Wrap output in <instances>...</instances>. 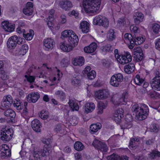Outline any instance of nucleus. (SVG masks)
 <instances>
[{
    "instance_id": "a211bd4d",
    "label": "nucleus",
    "mask_w": 160,
    "mask_h": 160,
    "mask_svg": "<svg viewBox=\"0 0 160 160\" xmlns=\"http://www.w3.org/2000/svg\"><path fill=\"white\" fill-rule=\"evenodd\" d=\"M0 154L1 157L4 158L11 156V152L8 145L3 144L0 147Z\"/></svg>"
},
{
    "instance_id": "4d7b16f0",
    "label": "nucleus",
    "mask_w": 160,
    "mask_h": 160,
    "mask_svg": "<svg viewBox=\"0 0 160 160\" xmlns=\"http://www.w3.org/2000/svg\"><path fill=\"white\" fill-rule=\"evenodd\" d=\"M125 40L127 42H132L134 41V39L133 38L132 35L129 33H126L124 35Z\"/></svg>"
},
{
    "instance_id": "0eeeda50",
    "label": "nucleus",
    "mask_w": 160,
    "mask_h": 160,
    "mask_svg": "<svg viewBox=\"0 0 160 160\" xmlns=\"http://www.w3.org/2000/svg\"><path fill=\"white\" fill-rule=\"evenodd\" d=\"M128 96V93L127 92H125L121 94H116L112 98L111 101L115 105L124 104L126 102Z\"/></svg>"
},
{
    "instance_id": "7c9ffc66",
    "label": "nucleus",
    "mask_w": 160,
    "mask_h": 160,
    "mask_svg": "<svg viewBox=\"0 0 160 160\" xmlns=\"http://www.w3.org/2000/svg\"><path fill=\"white\" fill-rule=\"evenodd\" d=\"M144 17V15L142 13L139 12L136 13L133 16L135 23L137 24H139L142 22Z\"/></svg>"
},
{
    "instance_id": "ddd939ff",
    "label": "nucleus",
    "mask_w": 160,
    "mask_h": 160,
    "mask_svg": "<svg viewBox=\"0 0 160 160\" xmlns=\"http://www.w3.org/2000/svg\"><path fill=\"white\" fill-rule=\"evenodd\" d=\"M13 135V131L12 129L9 128L1 132L0 138L3 141H9L12 138Z\"/></svg>"
},
{
    "instance_id": "473e14b6",
    "label": "nucleus",
    "mask_w": 160,
    "mask_h": 160,
    "mask_svg": "<svg viewBox=\"0 0 160 160\" xmlns=\"http://www.w3.org/2000/svg\"><path fill=\"white\" fill-rule=\"evenodd\" d=\"M108 160H128V158L126 156H120L118 155L113 154L108 157Z\"/></svg>"
},
{
    "instance_id": "13d9d810",
    "label": "nucleus",
    "mask_w": 160,
    "mask_h": 160,
    "mask_svg": "<svg viewBox=\"0 0 160 160\" xmlns=\"http://www.w3.org/2000/svg\"><path fill=\"white\" fill-rule=\"evenodd\" d=\"M24 25V24L23 22H21L19 24V26L16 29L17 32L19 34L22 33H24L25 32V30L21 28V27L23 26Z\"/></svg>"
},
{
    "instance_id": "20e7f679",
    "label": "nucleus",
    "mask_w": 160,
    "mask_h": 160,
    "mask_svg": "<svg viewBox=\"0 0 160 160\" xmlns=\"http://www.w3.org/2000/svg\"><path fill=\"white\" fill-rule=\"evenodd\" d=\"M114 54L116 59L119 64L123 65L132 61V57L129 52H125L122 54H120L118 49H116L114 50Z\"/></svg>"
},
{
    "instance_id": "6ab92c4d",
    "label": "nucleus",
    "mask_w": 160,
    "mask_h": 160,
    "mask_svg": "<svg viewBox=\"0 0 160 160\" xmlns=\"http://www.w3.org/2000/svg\"><path fill=\"white\" fill-rule=\"evenodd\" d=\"M28 49V46L26 44H24L18 47L14 53L16 55L22 56L27 53Z\"/></svg>"
},
{
    "instance_id": "393cba45",
    "label": "nucleus",
    "mask_w": 160,
    "mask_h": 160,
    "mask_svg": "<svg viewBox=\"0 0 160 160\" xmlns=\"http://www.w3.org/2000/svg\"><path fill=\"white\" fill-rule=\"evenodd\" d=\"M90 27V25L88 22L83 21L80 22L79 28L83 33H86L89 31Z\"/></svg>"
},
{
    "instance_id": "1a4fd4ad",
    "label": "nucleus",
    "mask_w": 160,
    "mask_h": 160,
    "mask_svg": "<svg viewBox=\"0 0 160 160\" xmlns=\"http://www.w3.org/2000/svg\"><path fill=\"white\" fill-rule=\"evenodd\" d=\"M123 76L121 73L114 74L111 78L109 83L112 87H118L123 81Z\"/></svg>"
},
{
    "instance_id": "c03bdc74",
    "label": "nucleus",
    "mask_w": 160,
    "mask_h": 160,
    "mask_svg": "<svg viewBox=\"0 0 160 160\" xmlns=\"http://www.w3.org/2000/svg\"><path fill=\"white\" fill-rule=\"evenodd\" d=\"M34 34V31L32 30H30L29 33L25 34L23 33V37L27 40H31L33 38Z\"/></svg>"
},
{
    "instance_id": "37998d69",
    "label": "nucleus",
    "mask_w": 160,
    "mask_h": 160,
    "mask_svg": "<svg viewBox=\"0 0 160 160\" xmlns=\"http://www.w3.org/2000/svg\"><path fill=\"white\" fill-rule=\"evenodd\" d=\"M109 23V19L103 16L101 21L100 26H102L105 28H107L108 27Z\"/></svg>"
},
{
    "instance_id": "de8ad7c7",
    "label": "nucleus",
    "mask_w": 160,
    "mask_h": 160,
    "mask_svg": "<svg viewBox=\"0 0 160 160\" xmlns=\"http://www.w3.org/2000/svg\"><path fill=\"white\" fill-rule=\"evenodd\" d=\"M144 80L143 78L140 77L138 75H137L134 79V82L135 83L139 85H141L144 82Z\"/></svg>"
},
{
    "instance_id": "09e8293b",
    "label": "nucleus",
    "mask_w": 160,
    "mask_h": 160,
    "mask_svg": "<svg viewBox=\"0 0 160 160\" xmlns=\"http://www.w3.org/2000/svg\"><path fill=\"white\" fill-rule=\"evenodd\" d=\"M107 107L106 104L102 102L99 103L98 108V114H101L103 112V109Z\"/></svg>"
},
{
    "instance_id": "338daca9",
    "label": "nucleus",
    "mask_w": 160,
    "mask_h": 160,
    "mask_svg": "<svg viewBox=\"0 0 160 160\" xmlns=\"http://www.w3.org/2000/svg\"><path fill=\"white\" fill-rule=\"evenodd\" d=\"M142 52V48L140 47H138L135 48L133 49V54H137V53H141V52Z\"/></svg>"
},
{
    "instance_id": "423d86ee",
    "label": "nucleus",
    "mask_w": 160,
    "mask_h": 160,
    "mask_svg": "<svg viewBox=\"0 0 160 160\" xmlns=\"http://www.w3.org/2000/svg\"><path fill=\"white\" fill-rule=\"evenodd\" d=\"M133 107L135 112L136 113V117L137 119L139 120H142L145 119L148 115V107L145 104L142 105L140 107Z\"/></svg>"
},
{
    "instance_id": "c756f323",
    "label": "nucleus",
    "mask_w": 160,
    "mask_h": 160,
    "mask_svg": "<svg viewBox=\"0 0 160 160\" xmlns=\"http://www.w3.org/2000/svg\"><path fill=\"white\" fill-rule=\"evenodd\" d=\"M84 63V59L82 57L74 58L72 60V64L74 66H82Z\"/></svg>"
},
{
    "instance_id": "f257e3e1",
    "label": "nucleus",
    "mask_w": 160,
    "mask_h": 160,
    "mask_svg": "<svg viewBox=\"0 0 160 160\" xmlns=\"http://www.w3.org/2000/svg\"><path fill=\"white\" fill-rule=\"evenodd\" d=\"M102 0H84L80 5L82 10L88 13H94L100 7Z\"/></svg>"
},
{
    "instance_id": "2eb2a0df",
    "label": "nucleus",
    "mask_w": 160,
    "mask_h": 160,
    "mask_svg": "<svg viewBox=\"0 0 160 160\" xmlns=\"http://www.w3.org/2000/svg\"><path fill=\"white\" fill-rule=\"evenodd\" d=\"M123 110L122 108L117 109L114 114L112 119L117 123H120L121 121V118L123 117Z\"/></svg>"
},
{
    "instance_id": "72a5a7b5",
    "label": "nucleus",
    "mask_w": 160,
    "mask_h": 160,
    "mask_svg": "<svg viewBox=\"0 0 160 160\" xmlns=\"http://www.w3.org/2000/svg\"><path fill=\"white\" fill-rule=\"evenodd\" d=\"M149 97L153 99H158L160 98V94L158 93L151 90L147 92Z\"/></svg>"
},
{
    "instance_id": "f704fd0d",
    "label": "nucleus",
    "mask_w": 160,
    "mask_h": 160,
    "mask_svg": "<svg viewBox=\"0 0 160 160\" xmlns=\"http://www.w3.org/2000/svg\"><path fill=\"white\" fill-rule=\"evenodd\" d=\"M72 84L76 87L79 86L81 84V80L78 75H74L71 79Z\"/></svg>"
},
{
    "instance_id": "6e6552de",
    "label": "nucleus",
    "mask_w": 160,
    "mask_h": 160,
    "mask_svg": "<svg viewBox=\"0 0 160 160\" xmlns=\"http://www.w3.org/2000/svg\"><path fill=\"white\" fill-rule=\"evenodd\" d=\"M25 41L22 38L18 37L16 35H14L10 37L8 39L7 46L9 50L14 49L16 46L17 44H20Z\"/></svg>"
},
{
    "instance_id": "5fc2aeb1",
    "label": "nucleus",
    "mask_w": 160,
    "mask_h": 160,
    "mask_svg": "<svg viewBox=\"0 0 160 160\" xmlns=\"http://www.w3.org/2000/svg\"><path fill=\"white\" fill-rule=\"evenodd\" d=\"M68 15L70 17L74 16L75 18H78L79 13L78 11L73 10L68 12Z\"/></svg>"
},
{
    "instance_id": "412c9836",
    "label": "nucleus",
    "mask_w": 160,
    "mask_h": 160,
    "mask_svg": "<svg viewBox=\"0 0 160 160\" xmlns=\"http://www.w3.org/2000/svg\"><path fill=\"white\" fill-rule=\"evenodd\" d=\"M33 5L31 2H28L23 9V13L27 16L31 15L33 12Z\"/></svg>"
},
{
    "instance_id": "9b49d317",
    "label": "nucleus",
    "mask_w": 160,
    "mask_h": 160,
    "mask_svg": "<svg viewBox=\"0 0 160 160\" xmlns=\"http://www.w3.org/2000/svg\"><path fill=\"white\" fill-rule=\"evenodd\" d=\"M1 27L6 32L11 33L15 29V24L11 21L5 20L1 23Z\"/></svg>"
},
{
    "instance_id": "f3484780",
    "label": "nucleus",
    "mask_w": 160,
    "mask_h": 160,
    "mask_svg": "<svg viewBox=\"0 0 160 160\" xmlns=\"http://www.w3.org/2000/svg\"><path fill=\"white\" fill-rule=\"evenodd\" d=\"M92 145L95 148L100 150L102 152H106L108 150V148L105 143L102 142L98 140H94Z\"/></svg>"
},
{
    "instance_id": "c85d7f7f",
    "label": "nucleus",
    "mask_w": 160,
    "mask_h": 160,
    "mask_svg": "<svg viewBox=\"0 0 160 160\" xmlns=\"http://www.w3.org/2000/svg\"><path fill=\"white\" fill-rule=\"evenodd\" d=\"M97 47V44L95 42H93L89 46L85 47L84 48V51L87 53H91L94 52Z\"/></svg>"
},
{
    "instance_id": "e433bc0d",
    "label": "nucleus",
    "mask_w": 160,
    "mask_h": 160,
    "mask_svg": "<svg viewBox=\"0 0 160 160\" xmlns=\"http://www.w3.org/2000/svg\"><path fill=\"white\" fill-rule=\"evenodd\" d=\"M69 104L70 107L73 111H78L79 109L78 104L76 101L72 100L69 101Z\"/></svg>"
},
{
    "instance_id": "7ed1b4c3",
    "label": "nucleus",
    "mask_w": 160,
    "mask_h": 160,
    "mask_svg": "<svg viewBox=\"0 0 160 160\" xmlns=\"http://www.w3.org/2000/svg\"><path fill=\"white\" fill-rule=\"evenodd\" d=\"M56 72V74L54 75H52L49 76H46L41 73L38 77L39 78H43L45 79L43 80V82L46 84L47 85L51 86L56 84V81L57 80H59L62 77V73L60 72L59 70L56 68L54 70Z\"/></svg>"
},
{
    "instance_id": "a18cd8bd",
    "label": "nucleus",
    "mask_w": 160,
    "mask_h": 160,
    "mask_svg": "<svg viewBox=\"0 0 160 160\" xmlns=\"http://www.w3.org/2000/svg\"><path fill=\"white\" fill-rule=\"evenodd\" d=\"M128 24V21H126L123 18L119 19L117 22V25L119 27H126Z\"/></svg>"
},
{
    "instance_id": "a878e982",
    "label": "nucleus",
    "mask_w": 160,
    "mask_h": 160,
    "mask_svg": "<svg viewBox=\"0 0 160 160\" xmlns=\"http://www.w3.org/2000/svg\"><path fill=\"white\" fill-rule=\"evenodd\" d=\"M54 19V18L53 17H50L49 16H48V18L46 19L47 25L48 27L53 32L58 30L59 28L58 27H54V24L52 22Z\"/></svg>"
},
{
    "instance_id": "5701e85b",
    "label": "nucleus",
    "mask_w": 160,
    "mask_h": 160,
    "mask_svg": "<svg viewBox=\"0 0 160 160\" xmlns=\"http://www.w3.org/2000/svg\"><path fill=\"white\" fill-rule=\"evenodd\" d=\"M55 42L54 40L51 38L44 39L43 41V46L46 50L52 49L53 48Z\"/></svg>"
},
{
    "instance_id": "e2e57ef3",
    "label": "nucleus",
    "mask_w": 160,
    "mask_h": 160,
    "mask_svg": "<svg viewBox=\"0 0 160 160\" xmlns=\"http://www.w3.org/2000/svg\"><path fill=\"white\" fill-rule=\"evenodd\" d=\"M155 48L160 51V38L157 39L155 41Z\"/></svg>"
},
{
    "instance_id": "b1692460",
    "label": "nucleus",
    "mask_w": 160,
    "mask_h": 160,
    "mask_svg": "<svg viewBox=\"0 0 160 160\" xmlns=\"http://www.w3.org/2000/svg\"><path fill=\"white\" fill-rule=\"evenodd\" d=\"M95 108V104L93 102H87L84 105L83 107V111L85 113L87 114L92 112Z\"/></svg>"
},
{
    "instance_id": "69168bd1",
    "label": "nucleus",
    "mask_w": 160,
    "mask_h": 160,
    "mask_svg": "<svg viewBox=\"0 0 160 160\" xmlns=\"http://www.w3.org/2000/svg\"><path fill=\"white\" fill-rule=\"evenodd\" d=\"M25 77L26 78L27 80L30 82H33L35 80V77L32 76L26 75Z\"/></svg>"
},
{
    "instance_id": "864d4df0",
    "label": "nucleus",
    "mask_w": 160,
    "mask_h": 160,
    "mask_svg": "<svg viewBox=\"0 0 160 160\" xmlns=\"http://www.w3.org/2000/svg\"><path fill=\"white\" fill-rule=\"evenodd\" d=\"M84 147L82 143L80 142H76L74 145V148L77 151H81L83 149Z\"/></svg>"
},
{
    "instance_id": "4c0bfd02",
    "label": "nucleus",
    "mask_w": 160,
    "mask_h": 160,
    "mask_svg": "<svg viewBox=\"0 0 160 160\" xmlns=\"http://www.w3.org/2000/svg\"><path fill=\"white\" fill-rule=\"evenodd\" d=\"M139 140L137 138L131 139L129 142V147L130 149H133L139 143Z\"/></svg>"
},
{
    "instance_id": "58836bf2",
    "label": "nucleus",
    "mask_w": 160,
    "mask_h": 160,
    "mask_svg": "<svg viewBox=\"0 0 160 160\" xmlns=\"http://www.w3.org/2000/svg\"><path fill=\"white\" fill-rule=\"evenodd\" d=\"M149 157L151 159H154L160 157V152L157 150L152 151L149 154Z\"/></svg>"
},
{
    "instance_id": "ea45409f",
    "label": "nucleus",
    "mask_w": 160,
    "mask_h": 160,
    "mask_svg": "<svg viewBox=\"0 0 160 160\" xmlns=\"http://www.w3.org/2000/svg\"><path fill=\"white\" fill-rule=\"evenodd\" d=\"M103 17L101 15H98L94 17L93 20V24L94 25H98L100 26Z\"/></svg>"
},
{
    "instance_id": "49530a36",
    "label": "nucleus",
    "mask_w": 160,
    "mask_h": 160,
    "mask_svg": "<svg viewBox=\"0 0 160 160\" xmlns=\"http://www.w3.org/2000/svg\"><path fill=\"white\" fill-rule=\"evenodd\" d=\"M13 105L14 107L18 110L22 109L23 108V105L20 100H16L14 102Z\"/></svg>"
},
{
    "instance_id": "39448f33",
    "label": "nucleus",
    "mask_w": 160,
    "mask_h": 160,
    "mask_svg": "<svg viewBox=\"0 0 160 160\" xmlns=\"http://www.w3.org/2000/svg\"><path fill=\"white\" fill-rule=\"evenodd\" d=\"M61 38L62 39H67L68 42L71 43H78L79 38L75 32L72 30H66L61 33Z\"/></svg>"
},
{
    "instance_id": "a19ab883",
    "label": "nucleus",
    "mask_w": 160,
    "mask_h": 160,
    "mask_svg": "<svg viewBox=\"0 0 160 160\" xmlns=\"http://www.w3.org/2000/svg\"><path fill=\"white\" fill-rule=\"evenodd\" d=\"M39 117L43 120H46L49 117V113L45 110H42L38 113Z\"/></svg>"
},
{
    "instance_id": "6e6d98bb",
    "label": "nucleus",
    "mask_w": 160,
    "mask_h": 160,
    "mask_svg": "<svg viewBox=\"0 0 160 160\" xmlns=\"http://www.w3.org/2000/svg\"><path fill=\"white\" fill-rule=\"evenodd\" d=\"M133 57L138 62L141 61L143 58V52H141V53H137V54H133Z\"/></svg>"
},
{
    "instance_id": "c9c22d12",
    "label": "nucleus",
    "mask_w": 160,
    "mask_h": 160,
    "mask_svg": "<svg viewBox=\"0 0 160 160\" xmlns=\"http://www.w3.org/2000/svg\"><path fill=\"white\" fill-rule=\"evenodd\" d=\"M135 69L134 65L133 63H130L125 66L124 71L127 73L130 74L133 72Z\"/></svg>"
},
{
    "instance_id": "f03ea898",
    "label": "nucleus",
    "mask_w": 160,
    "mask_h": 160,
    "mask_svg": "<svg viewBox=\"0 0 160 160\" xmlns=\"http://www.w3.org/2000/svg\"><path fill=\"white\" fill-rule=\"evenodd\" d=\"M48 141V139L45 140ZM45 143L43 150H40L38 148L35 147L33 150L31 151V152L35 160L40 159L42 157L48 155L49 154V152L51 149V145L47 142V141H44Z\"/></svg>"
},
{
    "instance_id": "9d476101",
    "label": "nucleus",
    "mask_w": 160,
    "mask_h": 160,
    "mask_svg": "<svg viewBox=\"0 0 160 160\" xmlns=\"http://www.w3.org/2000/svg\"><path fill=\"white\" fill-rule=\"evenodd\" d=\"M110 95V92L107 89H101L94 92V97L96 100H102L107 99Z\"/></svg>"
},
{
    "instance_id": "8fccbe9b",
    "label": "nucleus",
    "mask_w": 160,
    "mask_h": 160,
    "mask_svg": "<svg viewBox=\"0 0 160 160\" xmlns=\"http://www.w3.org/2000/svg\"><path fill=\"white\" fill-rule=\"evenodd\" d=\"M115 32L114 30L110 29L109 30L107 34V37L108 39L110 40H113L115 38L116 36L115 34Z\"/></svg>"
},
{
    "instance_id": "3c124183",
    "label": "nucleus",
    "mask_w": 160,
    "mask_h": 160,
    "mask_svg": "<svg viewBox=\"0 0 160 160\" xmlns=\"http://www.w3.org/2000/svg\"><path fill=\"white\" fill-rule=\"evenodd\" d=\"M145 37L144 36H141L136 38L134 39V41L136 44L140 45L145 41Z\"/></svg>"
},
{
    "instance_id": "052dcab7",
    "label": "nucleus",
    "mask_w": 160,
    "mask_h": 160,
    "mask_svg": "<svg viewBox=\"0 0 160 160\" xmlns=\"http://www.w3.org/2000/svg\"><path fill=\"white\" fill-rule=\"evenodd\" d=\"M1 78L3 80H6L8 78V77L5 71L3 70L1 71Z\"/></svg>"
},
{
    "instance_id": "cd10ccee",
    "label": "nucleus",
    "mask_w": 160,
    "mask_h": 160,
    "mask_svg": "<svg viewBox=\"0 0 160 160\" xmlns=\"http://www.w3.org/2000/svg\"><path fill=\"white\" fill-rule=\"evenodd\" d=\"M31 126L33 129L37 132H40L41 124L39 120L35 119L32 121L31 122Z\"/></svg>"
},
{
    "instance_id": "bb28decb",
    "label": "nucleus",
    "mask_w": 160,
    "mask_h": 160,
    "mask_svg": "<svg viewBox=\"0 0 160 160\" xmlns=\"http://www.w3.org/2000/svg\"><path fill=\"white\" fill-rule=\"evenodd\" d=\"M152 88L158 91L160 90V77H157L153 78L151 82Z\"/></svg>"
},
{
    "instance_id": "f8f14e48",
    "label": "nucleus",
    "mask_w": 160,
    "mask_h": 160,
    "mask_svg": "<svg viewBox=\"0 0 160 160\" xmlns=\"http://www.w3.org/2000/svg\"><path fill=\"white\" fill-rule=\"evenodd\" d=\"M78 43H71L67 41L61 42L60 44V48L63 52H69L72 51L73 48L77 46Z\"/></svg>"
},
{
    "instance_id": "680f3d73",
    "label": "nucleus",
    "mask_w": 160,
    "mask_h": 160,
    "mask_svg": "<svg viewBox=\"0 0 160 160\" xmlns=\"http://www.w3.org/2000/svg\"><path fill=\"white\" fill-rule=\"evenodd\" d=\"M61 63L63 67L67 66L69 63V60L68 58L63 59L61 61Z\"/></svg>"
},
{
    "instance_id": "aec40b11",
    "label": "nucleus",
    "mask_w": 160,
    "mask_h": 160,
    "mask_svg": "<svg viewBox=\"0 0 160 160\" xmlns=\"http://www.w3.org/2000/svg\"><path fill=\"white\" fill-rule=\"evenodd\" d=\"M40 98V94L38 92L29 93L26 97L27 101L29 102H36Z\"/></svg>"
},
{
    "instance_id": "79ce46f5",
    "label": "nucleus",
    "mask_w": 160,
    "mask_h": 160,
    "mask_svg": "<svg viewBox=\"0 0 160 160\" xmlns=\"http://www.w3.org/2000/svg\"><path fill=\"white\" fill-rule=\"evenodd\" d=\"M152 30L155 34L158 33L160 32V25L159 24L154 23L152 24Z\"/></svg>"
},
{
    "instance_id": "0e129e2a",
    "label": "nucleus",
    "mask_w": 160,
    "mask_h": 160,
    "mask_svg": "<svg viewBox=\"0 0 160 160\" xmlns=\"http://www.w3.org/2000/svg\"><path fill=\"white\" fill-rule=\"evenodd\" d=\"M66 16L65 15L62 14L60 17V23L63 24L67 22Z\"/></svg>"
},
{
    "instance_id": "4be33fe9",
    "label": "nucleus",
    "mask_w": 160,
    "mask_h": 160,
    "mask_svg": "<svg viewBox=\"0 0 160 160\" xmlns=\"http://www.w3.org/2000/svg\"><path fill=\"white\" fill-rule=\"evenodd\" d=\"M59 6L65 11H68L73 7L72 2L68 0L62 1L59 2Z\"/></svg>"
},
{
    "instance_id": "774afa93",
    "label": "nucleus",
    "mask_w": 160,
    "mask_h": 160,
    "mask_svg": "<svg viewBox=\"0 0 160 160\" xmlns=\"http://www.w3.org/2000/svg\"><path fill=\"white\" fill-rule=\"evenodd\" d=\"M130 29L132 32H133L134 33L138 32V31L139 30L138 28L133 25H131L130 26Z\"/></svg>"
},
{
    "instance_id": "603ef678",
    "label": "nucleus",
    "mask_w": 160,
    "mask_h": 160,
    "mask_svg": "<svg viewBox=\"0 0 160 160\" xmlns=\"http://www.w3.org/2000/svg\"><path fill=\"white\" fill-rule=\"evenodd\" d=\"M4 114L5 116L9 117L11 118H14L15 116V112L11 109H9L6 110Z\"/></svg>"
},
{
    "instance_id": "dca6fc26",
    "label": "nucleus",
    "mask_w": 160,
    "mask_h": 160,
    "mask_svg": "<svg viewBox=\"0 0 160 160\" xmlns=\"http://www.w3.org/2000/svg\"><path fill=\"white\" fill-rule=\"evenodd\" d=\"M13 102V99L11 96L8 95L3 98L1 102V106L4 108H8L11 106Z\"/></svg>"
},
{
    "instance_id": "2f4dec72",
    "label": "nucleus",
    "mask_w": 160,
    "mask_h": 160,
    "mask_svg": "<svg viewBox=\"0 0 160 160\" xmlns=\"http://www.w3.org/2000/svg\"><path fill=\"white\" fill-rule=\"evenodd\" d=\"M101 127V124L100 123L92 124L90 127V132L92 134H94L100 129Z\"/></svg>"
},
{
    "instance_id": "bf43d9fd",
    "label": "nucleus",
    "mask_w": 160,
    "mask_h": 160,
    "mask_svg": "<svg viewBox=\"0 0 160 160\" xmlns=\"http://www.w3.org/2000/svg\"><path fill=\"white\" fill-rule=\"evenodd\" d=\"M111 48V46L110 45H107L103 47L102 49V53L105 54L107 52L110 51Z\"/></svg>"
},
{
    "instance_id": "4468645a",
    "label": "nucleus",
    "mask_w": 160,
    "mask_h": 160,
    "mask_svg": "<svg viewBox=\"0 0 160 160\" xmlns=\"http://www.w3.org/2000/svg\"><path fill=\"white\" fill-rule=\"evenodd\" d=\"M82 73L83 75H86L87 78L89 80L93 79L96 77L95 71L92 69L90 66L86 67L83 70Z\"/></svg>"
}]
</instances>
